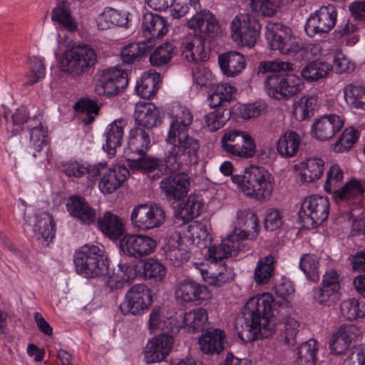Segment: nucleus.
I'll return each instance as SVG.
<instances>
[{"mask_svg":"<svg viewBox=\"0 0 365 365\" xmlns=\"http://www.w3.org/2000/svg\"><path fill=\"white\" fill-rule=\"evenodd\" d=\"M169 115L171 121L165 140V162L166 167L174 171L180 169L184 162L196 157L200 143L189 134L193 115L187 107L175 103Z\"/></svg>","mask_w":365,"mask_h":365,"instance_id":"obj_1","label":"nucleus"},{"mask_svg":"<svg viewBox=\"0 0 365 365\" xmlns=\"http://www.w3.org/2000/svg\"><path fill=\"white\" fill-rule=\"evenodd\" d=\"M274 299L268 293L256 295L247 302L243 312L245 323L242 330H237L242 341L251 342L273 334L274 324L270 319Z\"/></svg>","mask_w":365,"mask_h":365,"instance_id":"obj_2","label":"nucleus"},{"mask_svg":"<svg viewBox=\"0 0 365 365\" xmlns=\"http://www.w3.org/2000/svg\"><path fill=\"white\" fill-rule=\"evenodd\" d=\"M232 180L245 195L257 200L269 198L273 190L272 175L262 167L251 166L242 175H233Z\"/></svg>","mask_w":365,"mask_h":365,"instance_id":"obj_3","label":"nucleus"},{"mask_svg":"<svg viewBox=\"0 0 365 365\" xmlns=\"http://www.w3.org/2000/svg\"><path fill=\"white\" fill-rule=\"evenodd\" d=\"M74 264L77 272L86 277H106L109 274L108 257L104 250L96 245L84 247L77 252Z\"/></svg>","mask_w":365,"mask_h":365,"instance_id":"obj_4","label":"nucleus"},{"mask_svg":"<svg viewBox=\"0 0 365 365\" xmlns=\"http://www.w3.org/2000/svg\"><path fill=\"white\" fill-rule=\"evenodd\" d=\"M97 61V54L89 45H78L66 51L60 60L61 71L78 76L93 66Z\"/></svg>","mask_w":365,"mask_h":365,"instance_id":"obj_5","label":"nucleus"},{"mask_svg":"<svg viewBox=\"0 0 365 365\" xmlns=\"http://www.w3.org/2000/svg\"><path fill=\"white\" fill-rule=\"evenodd\" d=\"M220 144L222 150L233 157L247 159L257 152L254 138L248 132L238 129L225 130Z\"/></svg>","mask_w":365,"mask_h":365,"instance_id":"obj_6","label":"nucleus"},{"mask_svg":"<svg viewBox=\"0 0 365 365\" xmlns=\"http://www.w3.org/2000/svg\"><path fill=\"white\" fill-rule=\"evenodd\" d=\"M265 29V37L272 50H277L282 54L291 55L302 48L290 28L280 23L268 22Z\"/></svg>","mask_w":365,"mask_h":365,"instance_id":"obj_7","label":"nucleus"},{"mask_svg":"<svg viewBox=\"0 0 365 365\" xmlns=\"http://www.w3.org/2000/svg\"><path fill=\"white\" fill-rule=\"evenodd\" d=\"M329 213L328 199L320 195H312L302 201L299 211V218L304 228L313 229L326 220Z\"/></svg>","mask_w":365,"mask_h":365,"instance_id":"obj_8","label":"nucleus"},{"mask_svg":"<svg viewBox=\"0 0 365 365\" xmlns=\"http://www.w3.org/2000/svg\"><path fill=\"white\" fill-rule=\"evenodd\" d=\"M260 30L258 20L248 14L236 16L231 23V36L237 44L242 46L253 47Z\"/></svg>","mask_w":365,"mask_h":365,"instance_id":"obj_9","label":"nucleus"},{"mask_svg":"<svg viewBox=\"0 0 365 365\" xmlns=\"http://www.w3.org/2000/svg\"><path fill=\"white\" fill-rule=\"evenodd\" d=\"M165 220V211L160 205L155 203L138 205L133 209L130 214L132 225L143 231L160 227Z\"/></svg>","mask_w":365,"mask_h":365,"instance_id":"obj_10","label":"nucleus"},{"mask_svg":"<svg viewBox=\"0 0 365 365\" xmlns=\"http://www.w3.org/2000/svg\"><path fill=\"white\" fill-rule=\"evenodd\" d=\"M128 84L127 73L117 67L101 71L97 75L95 91L99 96H113L122 92Z\"/></svg>","mask_w":365,"mask_h":365,"instance_id":"obj_11","label":"nucleus"},{"mask_svg":"<svg viewBox=\"0 0 365 365\" xmlns=\"http://www.w3.org/2000/svg\"><path fill=\"white\" fill-rule=\"evenodd\" d=\"M165 259L170 265L180 267L190 258V249L180 233L169 229L164 237Z\"/></svg>","mask_w":365,"mask_h":365,"instance_id":"obj_12","label":"nucleus"},{"mask_svg":"<svg viewBox=\"0 0 365 365\" xmlns=\"http://www.w3.org/2000/svg\"><path fill=\"white\" fill-rule=\"evenodd\" d=\"M152 302L151 290L144 284H137L127 291L120 309L124 315H138L148 310Z\"/></svg>","mask_w":365,"mask_h":365,"instance_id":"obj_13","label":"nucleus"},{"mask_svg":"<svg viewBox=\"0 0 365 365\" xmlns=\"http://www.w3.org/2000/svg\"><path fill=\"white\" fill-rule=\"evenodd\" d=\"M336 16V10L333 4L322 6L307 19L304 26L306 33L312 36L330 31L335 25Z\"/></svg>","mask_w":365,"mask_h":365,"instance_id":"obj_14","label":"nucleus"},{"mask_svg":"<svg viewBox=\"0 0 365 365\" xmlns=\"http://www.w3.org/2000/svg\"><path fill=\"white\" fill-rule=\"evenodd\" d=\"M190 185L188 175L178 173L163 178L160 182V188L168 201L176 202L187 195Z\"/></svg>","mask_w":365,"mask_h":365,"instance_id":"obj_15","label":"nucleus"},{"mask_svg":"<svg viewBox=\"0 0 365 365\" xmlns=\"http://www.w3.org/2000/svg\"><path fill=\"white\" fill-rule=\"evenodd\" d=\"M156 245L155 240L143 235H126L120 243V250L125 255L135 257L151 254Z\"/></svg>","mask_w":365,"mask_h":365,"instance_id":"obj_16","label":"nucleus"},{"mask_svg":"<svg viewBox=\"0 0 365 365\" xmlns=\"http://www.w3.org/2000/svg\"><path fill=\"white\" fill-rule=\"evenodd\" d=\"M28 129L29 141L26 145V150L29 155L36 158L48 143V128L41 122V116L35 115L28 121Z\"/></svg>","mask_w":365,"mask_h":365,"instance_id":"obj_17","label":"nucleus"},{"mask_svg":"<svg viewBox=\"0 0 365 365\" xmlns=\"http://www.w3.org/2000/svg\"><path fill=\"white\" fill-rule=\"evenodd\" d=\"M175 297L184 302L201 304L212 298V294L206 286L196 283L192 279H183L178 283Z\"/></svg>","mask_w":365,"mask_h":365,"instance_id":"obj_18","label":"nucleus"},{"mask_svg":"<svg viewBox=\"0 0 365 365\" xmlns=\"http://www.w3.org/2000/svg\"><path fill=\"white\" fill-rule=\"evenodd\" d=\"M361 336V330L354 324H344L339 327L332 335L329 348L333 354H343Z\"/></svg>","mask_w":365,"mask_h":365,"instance_id":"obj_19","label":"nucleus"},{"mask_svg":"<svg viewBox=\"0 0 365 365\" xmlns=\"http://www.w3.org/2000/svg\"><path fill=\"white\" fill-rule=\"evenodd\" d=\"M173 338L168 334H161L150 340L144 351L147 364L160 362L169 354L173 345Z\"/></svg>","mask_w":365,"mask_h":365,"instance_id":"obj_20","label":"nucleus"},{"mask_svg":"<svg viewBox=\"0 0 365 365\" xmlns=\"http://www.w3.org/2000/svg\"><path fill=\"white\" fill-rule=\"evenodd\" d=\"M187 26L194 31L200 34L199 36L213 38L219 31V24L215 16L207 10L197 12L187 21Z\"/></svg>","mask_w":365,"mask_h":365,"instance_id":"obj_21","label":"nucleus"},{"mask_svg":"<svg viewBox=\"0 0 365 365\" xmlns=\"http://www.w3.org/2000/svg\"><path fill=\"white\" fill-rule=\"evenodd\" d=\"M150 147V131L140 127L133 128L129 133L128 145L125 150L128 160L132 156L133 158H138V159L145 156Z\"/></svg>","mask_w":365,"mask_h":365,"instance_id":"obj_22","label":"nucleus"},{"mask_svg":"<svg viewBox=\"0 0 365 365\" xmlns=\"http://www.w3.org/2000/svg\"><path fill=\"white\" fill-rule=\"evenodd\" d=\"M344 120L336 114L325 115L314 120L312 126L314 136L319 140H328L341 130Z\"/></svg>","mask_w":365,"mask_h":365,"instance_id":"obj_23","label":"nucleus"},{"mask_svg":"<svg viewBox=\"0 0 365 365\" xmlns=\"http://www.w3.org/2000/svg\"><path fill=\"white\" fill-rule=\"evenodd\" d=\"M234 225L235 230L232 234L236 232L242 242L248 238L255 239L259 233V219L255 213L251 212L238 211Z\"/></svg>","mask_w":365,"mask_h":365,"instance_id":"obj_24","label":"nucleus"},{"mask_svg":"<svg viewBox=\"0 0 365 365\" xmlns=\"http://www.w3.org/2000/svg\"><path fill=\"white\" fill-rule=\"evenodd\" d=\"M182 55L188 62L197 63L209 58L210 51L205 45V39L197 35L187 36L181 44Z\"/></svg>","mask_w":365,"mask_h":365,"instance_id":"obj_25","label":"nucleus"},{"mask_svg":"<svg viewBox=\"0 0 365 365\" xmlns=\"http://www.w3.org/2000/svg\"><path fill=\"white\" fill-rule=\"evenodd\" d=\"M76 4L74 0H58L51 12V20L58 24L60 29L68 32H74L78 29V24L71 13Z\"/></svg>","mask_w":365,"mask_h":365,"instance_id":"obj_26","label":"nucleus"},{"mask_svg":"<svg viewBox=\"0 0 365 365\" xmlns=\"http://www.w3.org/2000/svg\"><path fill=\"white\" fill-rule=\"evenodd\" d=\"M129 175V170L125 166L114 165L107 168L102 173L98 187L103 193H113L122 186Z\"/></svg>","mask_w":365,"mask_h":365,"instance_id":"obj_27","label":"nucleus"},{"mask_svg":"<svg viewBox=\"0 0 365 365\" xmlns=\"http://www.w3.org/2000/svg\"><path fill=\"white\" fill-rule=\"evenodd\" d=\"M134 117L137 127L148 131L160 123V110L152 103L141 101L136 103Z\"/></svg>","mask_w":365,"mask_h":365,"instance_id":"obj_28","label":"nucleus"},{"mask_svg":"<svg viewBox=\"0 0 365 365\" xmlns=\"http://www.w3.org/2000/svg\"><path fill=\"white\" fill-rule=\"evenodd\" d=\"M244 247L243 242L237 237V233L230 234L223 239L218 245H213L208 250L209 256L213 260H222L232 256H236Z\"/></svg>","mask_w":365,"mask_h":365,"instance_id":"obj_29","label":"nucleus"},{"mask_svg":"<svg viewBox=\"0 0 365 365\" xmlns=\"http://www.w3.org/2000/svg\"><path fill=\"white\" fill-rule=\"evenodd\" d=\"M66 206L71 215L83 224L91 225L96 220V210L80 196L69 197Z\"/></svg>","mask_w":365,"mask_h":365,"instance_id":"obj_30","label":"nucleus"},{"mask_svg":"<svg viewBox=\"0 0 365 365\" xmlns=\"http://www.w3.org/2000/svg\"><path fill=\"white\" fill-rule=\"evenodd\" d=\"M126 125V120L120 118L108 125L106 133V144L103 145V149L110 157H113L115 155L117 148L122 145L124 128Z\"/></svg>","mask_w":365,"mask_h":365,"instance_id":"obj_31","label":"nucleus"},{"mask_svg":"<svg viewBox=\"0 0 365 365\" xmlns=\"http://www.w3.org/2000/svg\"><path fill=\"white\" fill-rule=\"evenodd\" d=\"M193 267L199 270L203 281L211 286L221 287L234 278L232 270L225 265L215 272L208 269L207 264L202 262H195Z\"/></svg>","mask_w":365,"mask_h":365,"instance_id":"obj_32","label":"nucleus"},{"mask_svg":"<svg viewBox=\"0 0 365 365\" xmlns=\"http://www.w3.org/2000/svg\"><path fill=\"white\" fill-rule=\"evenodd\" d=\"M98 225L101 232L112 240L119 239L125 231L122 218L110 211L98 217Z\"/></svg>","mask_w":365,"mask_h":365,"instance_id":"obj_33","label":"nucleus"},{"mask_svg":"<svg viewBox=\"0 0 365 365\" xmlns=\"http://www.w3.org/2000/svg\"><path fill=\"white\" fill-rule=\"evenodd\" d=\"M225 332L220 329L207 331L198 340L200 350L206 354H218L225 349Z\"/></svg>","mask_w":365,"mask_h":365,"instance_id":"obj_34","label":"nucleus"},{"mask_svg":"<svg viewBox=\"0 0 365 365\" xmlns=\"http://www.w3.org/2000/svg\"><path fill=\"white\" fill-rule=\"evenodd\" d=\"M33 230L38 240L48 245L56 235L53 217L46 212L38 214L36 217Z\"/></svg>","mask_w":365,"mask_h":365,"instance_id":"obj_35","label":"nucleus"},{"mask_svg":"<svg viewBox=\"0 0 365 365\" xmlns=\"http://www.w3.org/2000/svg\"><path fill=\"white\" fill-rule=\"evenodd\" d=\"M128 13L106 7L96 19L100 30H107L115 26L128 27Z\"/></svg>","mask_w":365,"mask_h":365,"instance_id":"obj_36","label":"nucleus"},{"mask_svg":"<svg viewBox=\"0 0 365 365\" xmlns=\"http://www.w3.org/2000/svg\"><path fill=\"white\" fill-rule=\"evenodd\" d=\"M168 31L165 19L156 14L146 13L142 21V32L147 38H160Z\"/></svg>","mask_w":365,"mask_h":365,"instance_id":"obj_37","label":"nucleus"},{"mask_svg":"<svg viewBox=\"0 0 365 365\" xmlns=\"http://www.w3.org/2000/svg\"><path fill=\"white\" fill-rule=\"evenodd\" d=\"M218 62L222 73L230 77L238 75L245 68L243 55L237 51H229L220 54Z\"/></svg>","mask_w":365,"mask_h":365,"instance_id":"obj_38","label":"nucleus"},{"mask_svg":"<svg viewBox=\"0 0 365 365\" xmlns=\"http://www.w3.org/2000/svg\"><path fill=\"white\" fill-rule=\"evenodd\" d=\"M160 75L149 71L144 73L135 86V91L138 96L145 99L154 96L159 88Z\"/></svg>","mask_w":365,"mask_h":365,"instance_id":"obj_39","label":"nucleus"},{"mask_svg":"<svg viewBox=\"0 0 365 365\" xmlns=\"http://www.w3.org/2000/svg\"><path fill=\"white\" fill-rule=\"evenodd\" d=\"M300 144L299 135L293 130H288L278 139L277 150L282 156L292 158L297 153Z\"/></svg>","mask_w":365,"mask_h":365,"instance_id":"obj_40","label":"nucleus"},{"mask_svg":"<svg viewBox=\"0 0 365 365\" xmlns=\"http://www.w3.org/2000/svg\"><path fill=\"white\" fill-rule=\"evenodd\" d=\"M332 66L325 61H312L301 71V76L308 82L318 81L328 76Z\"/></svg>","mask_w":365,"mask_h":365,"instance_id":"obj_41","label":"nucleus"},{"mask_svg":"<svg viewBox=\"0 0 365 365\" xmlns=\"http://www.w3.org/2000/svg\"><path fill=\"white\" fill-rule=\"evenodd\" d=\"M204 207V202L198 195H190L179 206V215L184 221H190L198 217Z\"/></svg>","mask_w":365,"mask_h":365,"instance_id":"obj_42","label":"nucleus"},{"mask_svg":"<svg viewBox=\"0 0 365 365\" xmlns=\"http://www.w3.org/2000/svg\"><path fill=\"white\" fill-rule=\"evenodd\" d=\"M207 313L205 309L197 308L185 313L183 324L189 332H198L204 330L207 322Z\"/></svg>","mask_w":365,"mask_h":365,"instance_id":"obj_43","label":"nucleus"},{"mask_svg":"<svg viewBox=\"0 0 365 365\" xmlns=\"http://www.w3.org/2000/svg\"><path fill=\"white\" fill-rule=\"evenodd\" d=\"M340 313L349 321L365 317V297L359 299L352 298L343 301L340 304Z\"/></svg>","mask_w":365,"mask_h":365,"instance_id":"obj_44","label":"nucleus"},{"mask_svg":"<svg viewBox=\"0 0 365 365\" xmlns=\"http://www.w3.org/2000/svg\"><path fill=\"white\" fill-rule=\"evenodd\" d=\"M364 192V186L361 181L353 178L347 182L343 187L339 189L334 197L340 200L353 203Z\"/></svg>","mask_w":365,"mask_h":365,"instance_id":"obj_45","label":"nucleus"},{"mask_svg":"<svg viewBox=\"0 0 365 365\" xmlns=\"http://www.w3.org/2000/svg\"><path fill=\"white\" fill-rule=\"evenodd\" d=\"M274 258L272 255L258 261L254 272V279L257 284L268 283L274 274Z\"/></svg>","mask_w":365,"mask_h":365,"instance_id":"obj_46","label":"nucleus"},{"mask_svg":"<svg viewBox=\"0 0 365 365\" xmlns=\"http://www.w3.org/2000/svg\"><path fill=\"white\" fill-rule=\"evenodd\" d=\"M346 102L355 108L365 110V86L351 83L344 88Z\"/></svg>","mask_w":365,"mask_h":365,"instance_id":"obj_47","label":"nucleus"},{"mask_svg":"<svg viewBox=\"0 0 365 365\" xmlns=\"http://www.w3.org/2000/svg\"><path fill=\"white\" fill-rule=\"evenodd\" d=\"M182 238L186 242L187 241L202 249L207 246L209 234L205 226L194 223L187 226V232Z\"/></svg>","mask_w":365,"mask_h":365,"instance_id":"obj_48","label":"nucleus"},{"mask_svg":"<svg viewBox=\"0 0 365 365\" xmlns=\"http://www.w3.org/2000/svg\"><path fill=\"white\" fill-rule=\"evenodd\" d=\"M324 162L321 158H309L304 163V170L300 173L302 182H312L319 179L324 172Z\"/></svg>","mask_w":365,"mask_h":365,"instance_id":"obj_49","label":"nucleus"},{"mask_svg":"<svg viewBox=\"0 0 365 365\" xmlns=\"http://www.w3.org/2000/svg\"><path fill=\"white\" fill-rule=\"evenodd\" d=\"M175 46L170 42L158 46L150 55V64L157 67L168 64L175 56Z\"/></svg>","mask_w":365,"mask_h":365,"instance_id":"obj_50","label":"nucleus"},{"mask_svg":"<svg viewBox=\"0 0 365 365\" xmlns=\"http://www.w3.org/2000/svg\"><path fill=\"white\" fill-rule=\"evenodd\" d=\"M148 51L149 47L146 43H131L122 48L120 57L124 63L133 64L140 61Z\"/></svg>","mask_w":365,"mask_h":365,"instance_id":"obj_51","label":"nucleus"},{"mask_svg":"<svg viewBox=\"0 0 365 365\" xmlns=\"http://www.w3.org/2000/svg\"><path fill=\"white\" fill-rule=\"evenodd\" d=\"M74 110L78 113L79 118L85 125L92 123L98 115L99 108L96 102L92 100H80L73 106Z\"/></svg>","mask_w":365,"mask_h":365,"instance_id":"obj_52","label":"nucleus"},{"mask_svg":"<svg viewBox=\"0 0 365 365\" xmlns=\"http://www.w3.org/2000/svg\"><path fill=\"white\" fill-rule=\"evenodd\" d=\"M284 75L271 73L264 80V88L267 93L276 99L284 98Z\"/></svg>","mask_w":365,"mask_h":365,"instance_id":"obj_53","label":"nucleus"},{"mask_svg":"<svg viewBox=\"0 0 365 365\" xmlns=\"http://www.w3.org/2000/svg\"><path fill=\"white\" fill-rule=\"evenodd\" d=\"M319 259L314 254H304L299 261V268L303 271L307 278L316 282L319 279Z\"/></svg>","mask_w":365,"mask_h":365,"instance_id":"obj_54","label":"nucleus"},{"mask_svg":"<svg viewBox=\"0 0 365 365\" xmlns=\"http://www.w3.org/2000/svg\"><path fill=\"white\" fill-rule=\"evenodd\" d=\"M318 350L315 339H309L302 344L297 349L298 362L299 365H315L316 353Z\"/></svg>","mask_w":365,"mask_h":365,"instance_id":"obj_55","label":"nucleus"},{"mask_svg":"<svg viewBox=\"0 0 365 365\" xmlns=\"http://www.w3.org/2000/svg\"><path fill=\"white\" fill-rule=\"evenodd\" d=\"M229 109H217L205 116V125L210 131L215 132L225 125L230 118Z\"/></svg>","mask_w":365,"mask_h":365,"instance_id":"obj_56","label":"nucleus"},{"mask_svg":"<svg viewBox=\"0 0 365 365\" xmlns=\"http://www.w3.org/2000/svg\"><path fill=\"white\" fill-rule=\"evenodd\" d=\"M282 0H249L251 10L259 15L272 16L279 10Z\"/></svg>","mask_w":365,"mask_h":365,"instance_id":"obj_57","label":"nucleus"},{"mask_svg":"<svg viewBox=\"0 0 365 365\" xmlns=\"http://www.w3.org/2000/svg\"><path fill=\"white\" fill-rule=\"evenodd\" d=\"M29 111L27 107L21 106L17 108L15 113L11 115V120L8 118V113L4 112V115L7 125V130H11L13 135H16L21 128V125L24 123L27 124L28 121L31 119L29 117Z\"/></svg>","mask_w":365,"mask_h":365,"instance_id":"obj_58","label":"nucleus"},{"mask_svg":"<svg viewBox=\"0 0 365 365\" xmlns=\"http://www.w3.org/2000/svg\"><path fill=\"white\" fill-rule=\"evenodd\" d=\"M317 104L314 97L303 96L295 104L293 114L298 120H304L313 115Z\"/></svg>","mask_w":365,"mask_h":365,"instance_id":"obj_59","label":"nucleus"},{"mask_svg":"<svg viewBox=\"0 0 365 365\" xmlns=\"http://www.w3.org/2000/svg\"><path fill=\"white\" fill-rule=\"evenodd\" d=\"M344 179V172L338 165H331L327 173V180L324 183V190L326 192L334 195L339 189Z\"/></svg>","mask_w":365,"mask_h":365,"instance_id":"obj_60","label":"nucleus"},{"mask_svg":"<svg viewBox=\"0 0 365 365\" xmlns=\"http://www.w3.org/2000/svg\"><path fill=\"white\" fill-rule=\"evenodd\" d=\"M282 336L289 346H294L299 331V322L292 317H286L281 324Z\"/></svg>","mask_w":365,"mask_h":365,"instance_id":"obj_61","label":"nucleus"},{"mask_svg":"<svg viewBox=\"0 0 365 365\" xmlns=\"http://www.w3.org/2000/svg\"><path fill=\"white\" fill-rule=\"evenodd\" d=\"M166 272L165 267L157 259L150 258L144 262L143 274L146 279L160 281L165 277Z\"/></svg>","mask_w":365,"mask_h":365,"instance_id":"obj_62","label":"nucleus"},{"mask_svg":"<svg viewBox=\"0 0 365 365\" xmlns=\"http://www.w3.org/2000/svg\"><path fill=\"white\" fill-rule=\"evenodd\" d=\"M45 65L43 60L34 56L31 58V71L26 75V81L24 84L26 86H31L45 76Z\"/></svg>","mask_w":365,"mask_h":365,"instance_id":"obj_63","label":"nucleus"},{"mask_svg":"<svg viewBox=\"0 0 365 365\" xmlns=\"http://www.w3.org/2000/svg\"><path fill=\"white\" fill-rule=\"evenodd\" d=\"M357 138L358 134L354 129H345L341 137L333 145L334 151L340 153L349 150L356 143Z\"/></svg>","mask_w":365,"mask_h":365,"instance_id":"obj_64","label":"nucleus"}]
</instances>
